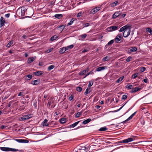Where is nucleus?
I'll return each mask as SVG.
<instances>
[{
	"instance_id": "bb28decb",
	"label": "nucleus",
	"mask_w": 152,
	"mask_h": 152,
	"mask_svg": "<svg viewBox=\"0 0 152 152\" xmlns=\"http://www.w3.org/2000/svg\"><path fill=\"white\" fill-rule=\"evenodd\" d=\"M64 26L63 25H61L58 27V29H59L61 31H62L64 29Z\"/></svg>"
},
{
	"instance_id": "c03bdc74",
	"label": "nucleus",
	"mask_w": 152,
	"mask_h": 152,
	"mask_svg": "<svg viewBox=\"0 0 152 152\" xmlns=\"http://www.w3.org/2000/svg\"><path fill=\"white\" fill-rule=\"evenodd\" d=\"M26 77H27L28 78V79H27V80H29L31 79L32 77V76L31 75H29L26 76Z\"/></svg>"
},
{
	"instance_id": "0eeeda50",
	"label": "nucleus",
	"mask_w": 152,
	"mask_h": 152,
	"mask_svg": "<svg viewBox=\"0 0 152 152\" xmlns=\"http://www.w3.org/2000/svg\"><path fill=\"white\" fill-rule=\"evenodd\" d=\"M123 38L122 35L121 34H119L117 35L115 38V42L117 43H118Z\"/></svg>"
},
{
	"instance_id": "864d4df0",
	"label": "nucleus",
	"mask_w": 152,
	"mask_h": 152,
	"mask_svg": "<svg viewBox=\"0 0 152 152\" xmlns=\"http://www.w3.org/2000/svg\"><path fill=\"white\" fill-rule=\"evenodd\" d=\"M74 96L73 95H71L69 97V100L70 101H71L74 98Z\"/></svg>"
},
{
	"instance_id": "9d476101",
	"label": "nucleus",
	"mask_w": 152,
	"mask_h": 152,
	"mask_svg": "<svg viewBox=\"0 0 152 152\" xmlns=\"http://www.w3.org/2000/svg\"><path fill=\"white\" fill-rule=\"evenodd\" d=\"M107 68V67L105 66H101L97 68L95 71V72H99L101 71H102L105 69Z\"/></svg>"
},
{
	"instance_id": "09e8293b",
	"label": "nucleus",
	"mask_w": 152,
	"mask_h": 152,
	"mask_svg": "<svg viewBox=\"0 0 152 152\" xmlns=\"http://www.w3.org/2000/svg\"><path fill=\"white\" fill-rule=\"evenodd\" d=\"M108 60V58L107 56H106L104 58L102 59V61H106Z\"/></svg>"
},
{
	"instance_id": "e2e57ef3",
	"label": "nucleus",
	"mask_w": 152,
	"mask_h": 152,
	"mask_svg": "<svg viewBox=\"0 0 152 152\" xmlns=\"http://www.w3.org/2000/svg\"><path fill=\"white\" fill-rule=\"evenodd\" d=\"M84 70V71H86V73L88 71L89 68H87L85 70Z\"/></svg>"
},
{
	"instance_id": "e433bc0d",
	"label": "nucleus",
	"mask_w": 152,
	"mask_h": 152,
	"mask_svg": "<svg viewBox=\"0 0 152 152\" xmlns=\"http://www.w3.org/2000/svg\"><path fill=\"white\" fill-rule=\"evenodd\" d=\"M74 18H72L70 20V21L69 22L68 24L67 25L70 26L73 23L74 21Z\"/></svg>"
},
{
	"instance_id": "13d9d810",
	"label": "nucleus",
	"mask_w": 152,
	"mask_h": 152,
	"mask_svg": "<svg viewBox=\"0 0 152 152\" xmlns=\"http://www.w3.org/2000/svg\"><path fill=\"white\" fill-rule=\"evenodd\" d=\"M143 81L145 83H147L148 81V79L147 78H146L143 80Z\"/></svg>"
},
{
	"instance_id": "20e7f679",
	"label": "nucleus",
	"mask_w": 152,
	"mask_h": 152,
	"mask_svg": "<svg viewBox=\"0 0 152 152\" xmlns=\"http://www.w3.org/2000/svg\"><path fill=\"white\" fill-rule=\"evenodd\" d=\"M32 117V114L25 115L22 117L20 118L19 120L21 121H25L26 120H28Z\"/></svg>"
},
{
	"instance_id": "680f3d73",
	"label": "nucleus",
	"mask_w": 152,
	"mask_h": 152,
	"mask_svg": "<svg viewBox=\"0 0 152 152\" xmlns=\"http://www.w3.org/2000/svg\"><path fill=\"white\" fill-rule=\"evenodd\" d=\"M23 95V92H20L19 93V94H18V96H22Z\"/></svg>"
},
{
	"instance_id": "a211bd4d",
	"label": "nucleus",
	"mask_w": 152,
	"mask_h": 152,
	"mask_svg": "<svg viewBox=\"0 0 152 152\" xmlns=\"http://www.w3.org/2000/svg\"><path fill=\"white\" fill-rule=\"evenodd\" d=\"M66 50L65 47L62 48L60 49L59 51V52L61 54L64 53Z\"/></svg>"
},
{
	"instance_id": "9b49d317",
	"label": "nucleus",
	"mask_w": 152,
	"mask_h": 152,
	"mask_svg": "<svg viewBox=\"0 0 152 152\" xmlns=\"http://www.w3.org/2000/svg\"><path fill=\"white\" fill-rule=\"evenodd\" d=\"M36 58V57L34 56L29 58L28 59L27 61V63L29 64L33 62Z\"/></svg>"
},
{
	"instance_id": "79ce46f5",
	"label": "nucleus",
	"mask_w": 152,
	"mask_h": 152,
	"mask_svg": "<svg viewBox=\"0 0 152 152\" xmlns=\"http://www.w3.org/2000/svg\"><path fill=\"white\" fill-rule=\"evenodd\" d=\"M76 90L77 91L81 92L82 90V88L81 87H78L76 88Z\"/></svg>"
},
{
	"instance_id": "473e14b6",
	"label": "nucleus",
	"mask_w": 152,
	"mask_h": 152,
	"mask_svg": "<svg viewBox=\"0 0 152 152\" xmlns=\"http://www.w3.org/2000/svg\"><path fill=\"white\" fill-rule=\"evenodd\" d=\"M54 67V66L53 65H50L48 67V71H50L53 69Z\"/></svg>"
},
{
	"instance_id": "bf43d9fd",
	"label": "nucleus",
	"mask_w": 152,
	"mask_h": 152,
	"mask_svg": "<svg viewBox=\"0 0 152 152\" xmlns=\"http://www.w3.org/2000/svg\"><path fill=\"white\" fill-rule=\"evenodd\" d=\"M10 16V14L8 13L5 15V16L7 17V18H8Z\"/></svg>"
},
{
	"instance_id": "c9c22d12",
	"label": "nucleus",
	"mask_w": 152,
	"mask_h": 152,
	"mask_svg": "<svg viewBox=\"0 0 152 152\" xmlns=\"http://www.w3.org/2000/svg\"><path fill=\"white\" fill-rule=\"evenodd\" d=\"M107 130V128L105 127H102L100 128L99 129V131H105Z\"/></svg>"
},
{
	"instance_id": "a19ab883",
	"label": "nucleus",
	"mask_w": 152,
	"mask_h": 152,
	"mask_svg": "<svg viewBox=\"0 0 152 152\" xmlns=\"http://www.w3.org/2000/svg\"><path fill=\"white\" fill-rule=\"evenodd\" d=\"M86 73V71L83 70L82 71L80 72L79 73V75H82L85 74Z\"/></svg>"
},
{
	"instance_id": "423d86ee",
	"label": "nucleus",
	"mask_w": 152,
	"mask_h": 152,
	"mask_svg": "<svg viewBox=\"0 0 152 152\" xmlns=\"http://www.w3.org/2000/svg\"><path fill=\"white\" fill-rule=\"evenodd\" d=\"M119 27L118 26H113L109 27L107 28L108 31H111L118 29Z\"/></svg>"
},
{
	"instance_id": "ea45409f",
	"label": "nucleus",
	"mask_w": 152,
	"mask_h": 152,
	"mask_svg": "<svg viewBox=\"0 0 152 152\" xmlns=\"http://www.w3.org/2000/svg\"><path fill=\"white\" fill-rule=\"evenodd\" d=\"M82 114V112H78L75 115V117L76 118H78L80 116V115Z\"/></svg>"
},
{
	"instance_id": "8fccbe9b",
	"label": "nucleus",
	"mask_w": 152,
	"mask_h": 152,
	"mask_svg": "<svg viewBox=\"0 0 152 152\" xmlns=\"http://www.w3.org/2000/svg\"><path fill=\"white\" fill-rule=\"evenodd\" d=\"M83 14L82 12H79L77 15V17L78 18L81 16L82 15V14Z\"/></svg>"
},
{
	"instance_id": "c85d7f7f",
	"label": "nucleus",
	"mask_w": 152,
	"mask_h": 152,
	"mask_svg": "<svg viewBox=\"0 0 152 152\" xmlns=\"http://www.w3.org/2000/svg\"><path fill=\"white\" fill-rule=\"evenodd\" d=\"M74 47V45H70L66 47H65V48H66V50L70 49L73 48Z\"/></svg>"
},
{
	"instance_id": "a878e982",
	"label": "nucleus",
	"mask_w": 152,
	"mask_h": 152,
	"mask_svg": "<svg viewBox=\"0 0 152 152\" xmlns=\"http://www.w3.org/2000/svg\"><path fill=\"white\" fill-rule=\"evenodd\" d=\"M124 77V76H122L119 77L116 81V83H119L121 82L123 79Z\"/></svg>"
},
{
	"instance_id": "c756f323",
	"label": "nucleus",
	"mask_w": 152,
	"mask_h": 152,
	"mask_svg": "<svg viewBox=\"0 0 152 152\" xmlns=\"http://www.w3.org/2000/svg\"><path fill=\"white\" fill-rule=\"evenodd\" d=\"M146 31L147 32L150 33L152 35V30L150 28H148L146 29Z\"/></svg>"
},
{
	"instance_id": "6e6d98bb",
	"label": "nucleus",
	"mask_w": 152,
	"mask_h": 152,
	"mask_svg": "<svg viewBox=\"0 0 152 152\" xmlns=\"http://www.w3.org/2000/svg\"><path fill=\"white\" fill-rule=\"evenodd\" d=\"M94 74V73L93 71H91L90 72H89L87 74V75H88V76L90 74Z\"/></svg>"
},
{
	"instance_id": "69168bd1",
	"label": "nucleus",
	"mask_w": 152,
	"mask_h": 152,
	"mask_svg": "<svg viewBox=\"0 0 152 152\" xmlns=\"http://www.w3.org/2000/svg\"><path fill=\"white\" fill-rule=\"evenodd\" d=\"M126 15V14H124L122 15L121 16L122 17L124 18L125 16Z\"/></svg>"
},
{
	"instance_id": "f8f14e48",
	"label": "nucleus",
	"mask_w": 152,
	"mask_h": 152,
	"mask_svg": "<svg viewBox=\"0 0 152 152\" xmlns=\"http://www.w3.org/2000/svg\"><path fill=\"white\" fill-rule=\"evenodd\" d=\"M114 42V40L113 39H112L111 40L110 42H109L107 44L105 47V49L106 50H107L108 49V48H107V47L109 45H111Z\"/></svg>"
},
{
	"instance_id": "6ab92c4d",
	"label": "nucleus",
	"mask_w": 152,
	"mask_h": 152,
	"mask_svg": "<svg viewBox=\"0 0 152 152\" xmlns=\"http://www.w3.org/2000/svg\"><path fill=\"white\" fill-rule=\"evenodd\" d=\"M43 73L41 71H38L37 72H34V74L36 76H39L42 75Z\"/></svg>"
},
{
	"instance_id": "a18cd8bd",
	"label": "nucleus",
	"mask_w": 152,
	"mask_h": 152,
	"mask_svg": "<svg viewBox=\"0 0 152 152\" xmlns=\"http://www.w3.org/2000/svg\"><path fill=\"white\" fill-rule=\"evenodd\" d=\"M127 98V96L126 94L123 95L122 97V99L125 100Z\"/></svg>"
},
{
	"instance_id": "f257e3e1",
	"label": "nucleus",
	"mask_w": 152,
	"mask_h": 152,
	"mask_svg": "<svg viewBox=\"0 0 152 152\" xmlns=\"http://www.w3.org/2000/svg\"><path fill=\"white\" fill-rule=\"evenodd\" d=\"M131 26V25L127 24L122 27L119 30L120 32L124 31L123 36L124 37H126L130 35L131 32L130 27Z\"/></svg>"
},
{
	"instance_id": "393cba45",
	"label": "nucleus",
	"mask_w": 152,
	"mask_h": 152,
	"mask_svg": "<svg viewBox=\"0 0 152 152\" xmlns=\"http://www.w3.org/2000/svg\"><path fill=\"white\" fill-rule=\"evenodd\" d=\"M62 16V15L61 14H56L54 15V17L59 19L61 18Z\"/></svg>"
},
{
	"instance_id": "5701e85b",
	"label": "nucleus",
	"mask_w": 152,
	"mask_h": 152,
	"mask_svg": "<svg viewBox=\"0 0 152 152\" xmlns=\"http://www.w3.org/2000/svg\"><path fill=\"white\" fill-rule=\"evenodd\" d=\"M91 121V120L90 118H88L87 119L84 121L82 123L83 124H86L90 122Z\"/></svg>"
},
{
	"instance_id": "052dcab7",
	"label": "nucleus",
	"mask_w": 152,
	"mask_h": 152,
	"mask_svg": "<svg viewBox=\"0 0 152 152\" xmlns=\"http://www.w3.org/2000/svg\"><path fill=\"white\" fill-rule=\"evenodd\" d=\"M88 50L86 49H84L83 50H82V53H84L86 52H87V51H88Z\"/></svg>"
},
{
	"instance_id": "3c124183",
	"label": "nucleus",
	"mask_w": 152,
	"mask_h": 152,
	"mask_svg": "<svg viewBox=\"0 0 152 152\" xmlns=\"http://www.w3.org/2000/svg\"><path fill=\"white\" fill-rule=\"evenodd\" d=\"M29 142V141L27 140L22 139V143H27Z\"/></svg>"
},
{
	"instance_id": "aec40b11",
	"label": "nucleus",
	"mask_w": 152,
	"mask_h": 152,
	"mask_svg": "<svg viewBox=\"0 0 152 152\" xmlns=\"http://www.w3.org/2000/svg\"><path fill=\"white\" fill-rule=\"evenodd\" d=\"M66 118H61L60 120V122L61 124H63L66 122Z\"/></svg>"
},
{
	"instance_id": "1a4fd4ad",
	"label": "nucleus",
	"mask_w": 152,
	"mask_h": 152,
	"mask_svg": "<svg viewBox=\"0 0 152 152\" xmlns=\"http://www.w3.org/2000/svg\"><path fill=\"white\" fill-rule=\"evenodd\" d=\"M121 13L120 11H117L115 12L113 15V18L115 19Z\"/></svg>"
},
{
	"instance_id": "2eb2a0df",
	"label": "nucleus",
	"mask_w": 152,
	"mask_h": 152,
	"mask_svg": "<svg viewBox=\"0 0 152 152\" xmlns=\"http://www.w3.org/2000/svg\"><path fill=\"white\" fill-rule=\"evenodd\" d=\"M118 1H116L114 2L110 3V5L111 7H114L118 5Z\"/></svg>"
},
{
	"instance_id": "58836bf2",
	"label": "nucleus",
	"mask_w": 152,
	"mask_h": 152,
	"mask_svg": "<svg viewBox=\"0 0 152 152\" xmlns=\"http://www.w3.org/2000/svg\"><path fill=\"white\" fill-rule=\"evenodd\" d=\"M126 87L128 89H132L133 88V86L131 85H127L126 86Z\"/></svg>"
},
{
	"instance_id": "338daca9",
	"label": "nucleus",
	"mask_w": 152,
	"mask_h": 152,
	"mask_svg": "<svg viewBox=\"0 0 152 152\" xmlns=\"http://www.w3.org/2000/svg\"><path fill=\"white\" fill-rule=\"evenodd\" d=\"M137 112V111H136L134 113H133L132 115L133 117L135 115V114H136Z\"/></svg>"
},
{
	"instance_id": "39448f33",
	"label": "nucleus",
	"mask_w": 152,
	"mask_h": 152,
	"mask_svg": "<svg viewBox=\"0 0 152 152\" xmlns=\"http://www.w3.org/2000/svg\"><path fill=\"white\" fill-rule=\"evenodd\" d=\"M100 9V6L96 7L93 9L91 11H90L89 14L94 15L97 12L99 11Z\"/></svg>"
},
{
	"instance_id": "72a5a7b5",
	"label": "nucleus",
	"mask_w": 152,
	"mask_h": 152,
	"mask_svg": "<svg viewBox=\"0 0 152 152\" xmlns=\"http://www.w3.org/2000/svg\"><path fill=\"white\" fill-rule=\"evenodd\" d=\"M13 41H10L9 42V43H8V44L7 45H6V47H7V48L10 47V46L11 45H12V44H13Z\"/></svg>"
},
{
	"instance_id": "b1692460",
	"label": "nucleus",
	"mask_w": 152,
	"mask_h": 152,
	"mask_svg": "<svg viewBox=\"0 0 152 152\" xmlns=\"http://www.w3.org/2000/svg\"><path fill=\"white\" fill-rule=\"evenodd\" d=\"M58 37L56 35H54L52 37L50 38V40L53 41L55 40L56 39L58 38Z\"/></svg>"
},
{
	"instance_id": "f3484780",
	"label": "nucleus",
	"mask_w": 152,
	"mask_h": 152,
	"mask_svg": "<svg viewBox=\"0 0 152 152\" xmlns=\"http://www.w3.org/2000/svg\"><path fill=\"white\" fill-rule=\"evenodd\" d=\"M137 48L136 47H132L131 49L129 50L128 52L129 53H132V52H135L137 50Z\"/></svg>"
},
{
	"instance_id": "ddd939ff",
	"label": "nucleus",
	"mask_w": 152,
	"mask_h": 152,
	"mask_svg": "<svg viewBox=\"0 0 152 152\" xmlns=\"http://www.w3.org/2000/svg\"><path fill=\"white\" fill-rule=\"evenodd\" d=\"M141 88L139 87H135L133 88L132 90L130 91V92L131 93H133L134 92H136L138 91H139L141 90Z\"/></svg>"
},
{
	"instance_id": "f03ea898",
	"label": "nucleus",
	"mask_w": 152,
	"mask_h": 152,
	"mask_svg": "<svg viewBox=\"0 0 152 152\" xmlns=\"http://www.w3.org/2000/svg\"><path fill=\"white\" fill-rule=\"evenodd\" d=\"M26 11L25 8L24 7H22L18 9L16 12L17 15L19 17L23 16L25 14Z\"/></svg>"
},
{
	"instance_id": "49530a36",
	"label": "nucleus",
	"mask_w": 152,
	"mask_h": 152,
	"mask_svg": "<svg viewBox=\"0 0 152 152\" xmlns=\"http://www.w3.org/2000/svg\"><path fill=\"white\" fill-rule=\"evenodd\" d=\"M15 140L18 142L22 143V139H15Z\"/></svg>"
},
{
	"instance_id": "5fc2aeb1",
	"label": "nucleus",
	"mask_w": 152,
	"mask_h": 152,
	"mask_svg": "<svg viewBox=\"0 0 152 152\" xmlns=\"http://www.w3.org/2000/svg\"><path fill=\"white\" fill-rule=\"evenodd\" d=\"M53 50V48H50L47 51V53H49L51 52Z\"/></svg>"
},
{
	"instance_id": "0e129e2a",
	"label": "nucleus",
	"mask_w": 152,
	"mask_h": 152,
	"mask_svg": "<svg viewBox=\"0 0 152 152\" xmlns=\"http://www.w3.org/2000/svg\"><path fill=\"white\" fill-rule=\"evenodd\" d=\"M85 27H87L89 25V23H86L85 24Z\"/></svg>"
},
{
	"instance_id": "4be33fe9",
	"label": "nucleus",
	"mask_w": 152,
	"mask_h": 152,
	"mask_svg": "<svg viewBox=\"0 0 152 152\" xmlns=\"http://www.w3.org/2000/svg\"><path fill=\"white\" fill-rule=\"evenodd\" d=\"M79 150L80 151V150L84 151H85L87 152L88 150V148H86V147L85 146H83V147H81V148H79Z\"/></svg>"
},
{
	"instance_id": "37998d69",
	"label": "nucleus",
	"mask_w": 152,
	"mask_h": 152,
	"mask_svg": "<svg viewBox=\"0 0 152 152\" xmlns=\"http://www.w3.org/2000/svg\"><path fill=\"white\" fill-rule=\"evenodd\" d=\"M80 36L81 37L82 39H84L87 36V35L86 34H83L81 35Z\"/></svg>"
},
{
	"instance_id": "4d7b16f0",
	"label": "nucleus",
	"mask_w": 152,
	"mask_h": 152,
	"mask_svg": "<svg viewBox=\"0 0 152 152\" xmlns=\"http://www.w3.org/2000/svg\"><path fill=\"white\" fill-rule=\"evenodd\" d=\"M22 37L24 39H25L27 37H28L26 36V35H24L22 36Z\"/></svg>"
},
{
	"instance_id": "7c9ffc66",
	"label": "nucleus",
	"mask_w": 152,
	"mask_h": 152,
	"mask_svg": "<svg viewBox=\"0 0 152 152\" xmlns=\"http://www.w3.org/2000/svg\"><path fill=\"white\" fill-rule=\"evenodd\" d=\"M138 73H136L132 75V78L133 79H135L138 75Z\"/></svg>"
},
{
	"instance_id": "de8ad7c7",
	"label": "nucleus",
	"mask_w": 152,
	"mask_h": 152,
	"mask_svg": "<svg viewBox=\"0 0 152 152\" xmlns=\"http://www.w3.org/2000/svg\"><path fill=\"white\" fill-rule=\"evenodd\" d=\"M146 69V68L145 67H143L141 68L140 70V71L141 72H144Z\"/></svg>"
},
{
	"instance_id": "7ed1b4c3",
	"label": "nucleus",
	"mask_w": 152,
	"mask_h": 152,
	"mask_svg": "<svg viewBox=\"0 0 152 152\" xmlns=\"http://www.w3.org/2000/svg\"><path fill=\"white\" fill-rule=\"evenodd\" d=\"M0 149L2 151H12L15 152L18 151L19 150L15 148H12L8 147H1Z\"/></svg>"
},
{
	"instance_id": "4468645a",
	"label": "nucleus",
	"mask_w": 152,
	"mask_h": 152,
	"mask_svg": "<svg viewBox=\"0 0 152 152\" xmlns=\"http://www.w3.org/2000/svg\"><path fill=\"white\" fill-rule=\"evenodd\" d=\"M5 22L4 18L3 17H1L0 20V27L2 26L4 24Z\"/></svg>"
},
{
	"instance_id": "603ef678",
	"label": "nucleus",
	"mask_w": 152,
	"mask_h": 152,
	"mask_svg": "<svg viewBox=\"0 0 152 152\" xmlns=\"http://www.w3.org/2000/svg\"><path fill=\"white\" fill-rule=\"evenodd\" d=\"M132 58V57L131 56H129L126 59V61L127 62H129V61H131Z\"/></svg>"
},
{
	"instance_id": "dca6fc26",
	"label": "nucleus",
	"mask_w": 152,
	"mask_h": 152,
	"mask_svg": "<svg viewBox=\"0 0 152 152\" xmlns=\"http://www.w3.org/2000/svg\"><path fill=\"white\" fill-rule=\"evenodd\" d=\"M80 122V121H79L71 125H70L69 126V128H74Z\"/></svg>"
},
{
	"instance_id": "412c9836",
	"label": "nucleus",
	"mask_w": 152,
	"mask_h": 152,
	"mask_svg": "<svg viewBox=\"0 0 152 152\" xmlns=\"http://www.w3.org/2000/svg\"><path fill=\"white\" fill-rule=\"evenodd\" d=\"M133 117V116L131 115L127 119H126V120L123 121L121 123H123V124H125L127 121H129L130 120V119H132Z\"/></svg>"
},
{
	"instance_id": "cd10ccee",
	"label": "nucleus",
	"mask_w": 152,
	"mask_h": 152,
	"mask_svg": "<svg viewBox=\"0 0 152 152\" xmlns=\"http://www.w3.org/2000/svg\"><path fill=\"white\" fill-rule=\"evenodd\" d=\"M39 83V81L38 80H35L32 82V84L34 85H37Z\"/></svg>"
},
{
	"instance_id": "6e6552de",
	"label": "nucleus",
	"mask_w": 152,
	"mask_h": 152,
	"mask_svg": "<svg viewBox=\"0 0 152 152\" xmlns=\"http://www.w3.org/2000/svg\"><path fill=\"white\" fill-rule=\"evenodd\" d=\"M134 139L132 137H130L129 138H128V139H125L124 140H122L121 142L122 143H128L129 142H131L133 141Z\"/></svg>"
},
{
	"instance_id": "4c0bfd02",
	"label": "nucleus",
	"mask_w": 152,
	"mask_h": 152,
	"mask_svg": "<svg viewBox=\"0 0 152 152\" xmlns=\"http://www.w3.org/2000/svg\"><path fill=\"white\" fill-rule=\"evenodd\" d=\"M93 84V82L92 81H89V83L88 86L89 88Z\"/></svg>"
},
{
	"instance_id": "f704fd0d",
	"label": "nucleus",
	"mask_w": 152,
	"mask_h": 152,
	"mask_svg": "<svg viewBox=\"0 0 152 152\" xmlns=\"http://www.w3.org/2000/svg\"><path fill=\"white\" fill-rule=\"evenodd\" d=\"M90 88H87L84 93V94L85 95H86L88 94V93L90 92Z\"/></svg>"
},
{
	"instance_id": "2f4dec72",
	"label": "nucleus",
	"mask_w": 152,
	"mask_h": 152,
	"mask_svg": "<svg viewBox=\"0 0 152 152\" xmlns=\"http://www.w3.org/2000/svg\"><path fill=\"white\" fill-rule=\"evenodd\" d=\"M48 122V120L47 119H45L43 121V126H48L49 124L48 123H47V122Z\"/></svg>"
},
{
	"instance_id": "774afa93",
	"label": "nucleus",
	"mask_w": 152,
	"mask_h": 152,
	"mask_svg": "<svg viewBox=\"0 0 152 152\" xmlns=\"http://www.w3.org/2000/svg\"><path fill=\"white\" fill-rule=\"evenodd\" d=\"M28 56V54L27 53H26L25 54V57H27Z\"/></svg>"
}]
</instances>
